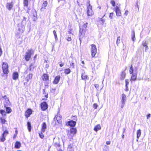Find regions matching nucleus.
<instances>
[{
  "label": "nucleus",
  "mask_w": 151,
  "mask_h": 151,
  "mask_svg": "<svg viewBox=\"0 0 151 151\" xmlns=\"http://www.w3.org/2000/svg\"><path fill=\"white\" fill-rule=\"evenodd\" d=\"M4 106L6 108V111L7 113H9L12 111V110L11 108L9 107H7V106H9V104H4Z\"/></svg>",
  "instance_id": "dca6fc26"
},
{
  "label": "nucleus",
  "mask_w": 151,
  "mask_h": 151,
  "mask_svg": "<svg viewBox=\"0 0 151 151\" xmlns=\"http://www.w3.org/2000/svg\"><path fill=\"white\" fill-rule=\"evenodd\" d=\"M70 66H72L73 68L75 67L74 63H70Z\"/></svg>",
  "instance_id": "3c124183"
},
{
  "label": "nucleus",
  "mask_w": 151,
  "mask_h": 151,
  "mask_svg": "<svg viewBox=\"0 0 151 151\" xmlns=\"http://www.w3.org/2000/svg\"><path fill=\"white\" fill-rule=\"evenodd\" d=\"M40 108L42 111H45L48 108V105L46 102L43 101L40 104Z\"/></svg>",
  "instance_id": "1a4fd4ad"
},
{
  "label": "nucleus",
  "mask_w": 151,
  "mask_h": 151,
  "mask_svg": "<svg viewBox=\"0 0 151 151\" xmlns=\"http://www.w3.org/2000/svg\"><path fill=\"white\" fill-rule=\"evenodd\" d=\"M58 151H63V150L61 149H59V150H58Z\"/></svg>",
  "instance_id": "774afa93"
},
{
  "label": "nucleus",
  "mask_w": 151,
  "mask_h": 151,
  "mask_svg": "<svg viewBox=\"0 0 151 151\" xmlns=\"http://www.w3.org/2000/svg\"><path fill=\"white\" fill-rule=\"evenodd\" d=\"M128 11L127 10H126L125 11V13H124V14H125L126 15H127V14H128Z\"/></svg>",
  "instance_id": "13d9d810"
},
{
  "label": "nucleus",
  "mask_w": 151,
  "mask_h": 151,
  "mask_svg": "<svg viewBox=\"0 0 151 151\" xmlns=\"http://www.w3.org/2000/svg\"><path fill=\"white\" fill-rule=\"evenodd\" d=\"M125 87L128 86V85L129 84V80L127 79L125 80Z\"/></svg>",
  "instance_id": "c03bdc74"
},
{
  "label": "nucleus",
  "mask_w": 151,
  "mask_h": 151,
  "mask_svg": "<svg viewBox=\"0 0 151 151\" xmlns=\"http://www.w3.org/2000/svg\"><path fill=\"white\" fill-rule=\"evenodd\" d=\"M55 147H60V145L59 144H56L55 145Z\"/></svg>",
  "instance_id": "e2e57ef3"
},
{
  "label": "nucleus",
  "mask_w": 151,
  "mask_h": 151,
  "mask_svg": "<svg viewBox=\"0 0 151 151\" xmlns=\"http://www.w3.org/2000/svg\"><path fill=\"white\" fill-rule=\"evenodd\" d=\"M23 3L24 6L28 7V0H23Z\"/></svg>",
  "instance_id": "f704fd0d"
},
{
  "label": "nucleus",
  "mask_w": 151,
  "mask_h": 151,
  "mask_svg": "<svg viewBox=\"0 0 151 151\" xmlns=\"http://www.w3.org/2000/svg\"><path fill=\"white\" fill-rule=\"evenodd\" d=\"M27 128L29 132H30L31 131V125L30 123L28 122H27Z\"/></svg>",
  "instance_id": "ea45409f"
},
{
  "label": "nucleus",
  "mask_w": 151,
  "mask_h": 151,
  "mask_svg": "<svg viewBox=\"0 0 151 151\" xmlns=\"http://www.w3.org/2000/svg\"><path fill=\"white\" fill-rule=\"evenodd\" d=\"M126 76V73L124 71H123L121 73L120 79L121 80H123L125 78Z\"/></svg>",
  "instance_id": "412c9836"
},
{
  "label": "nucleus",
  "mask_w": 151,
  "mask_h": 151,
  "mask_svg": "<svg viewBox=\"0 0 151 151\" xmlns=\"http://www.w3.org/2000/svg\"><path fill=\"white\" fill-rule=\"evenodd\" d=\"M53 33L55 37V39L57 38V34L56 33V32L55 30H54L53 31Z\"/></svg>",
  "instance_id": "de8ad7c7"
},
{
  "label": "nucleus",
  "mask_w": 151,
  "mask_h": 151,
  "mask_svg": "<svg viewBox=\"0 0 151 151\" xmlns=\"http://www.w3.org/2000/svg\"><path fill=\"white\" fill-rule=\"evenodd\" d=\"M32 74L31 73H29L28 75L25 78V81H26L24 83V85H26L27 84V82L30 79H32Z\"/></svg>",
  "instance_id": "f8f14e48"
},
{
  "label": "nucleus",
  "mask_w": 151,
  "mask_h": 151,
  "mask_svg": "<svg viewBox=\"0 0 151 151\" xmlns=\"http://www.w3.org/2000/svg\"><path fill=\"white\" fill-rule=\"evenodd\" d=\"M2 98L4 99L5 101L6 102L5 104H10L9 98L6 95H4L3 96Z\"/></svg>",
  "instance_id": "c85d7f7f"
},
{
  "label": "nucleus",
  "mask_w": 151,
  "mask_h": 151,
  "mask_svg": "<svg viewBox=\"0 0 151 151\" xmlns=\"http://www.w3.org/2000/svg\"><path fill=\"white\" fill-rule=\"evenodd\" d=\"M34 53V51L32 49L28 50L27 52H26L24 55L25 60L27 61H29L31 58V55Z\"/></svg>",
  "instance_id": "f03ea898"
},
{
  "label": "nucleus",
  "mask_w": 151,
  "mask_h": 151,
  "mask_svg": "<svg viewBox=\"0 0 151 151\" xmlns=\"http://www.w3.org/2000/svg\"><path fill=\"white\" fill-rule=\"evenodd\" d=\"M114 13L113 12L110 13L109 15V17L111 19H112L113 18Z\"/></svg>",
  "instance_id": "a18cd8bd"
},
{
  "label": "nucleus",
  "mask_w": 151,
  "mask_h": 151,
  "mask_svg": "<svg viewBox=\"0 0 151 151\" xmlns=\"http://www.w3.org/2000/svg\"><path fill=\"white\" fill-rule=\"evenodd\" d=\"M98 107V105L96 103H94L93 104V107L95 109H96Z\"/></svg>",
  "instance_id": "8fccbe9b"
},
{
  "label": "nucleus",
  "mask_w": 151,
  "mask_h": 151,
  "mask_svg": "<svg viewBox=\"0 0 151 151\" xmlns=\"http://www.w3.org/2000/svg\"><path fill=\"white\" fill-rule=\"evenodd\" d=\"M132 39L133 41H135L136 40L135 35V32L134 30H133L132 32Z\"/></svg>",
  "instance_id": "473e14b6"
},
{
  "label": "nucleus",
  "mask_w": 151,
  "mask_h": 151,
  "mask_svg": "<svg viewBox=\"0 0 151 151\" xmlns=\"http://www.w3.org/2000/svg\"><path fill=\"white\" fill-rule=\"evenodd\" d=\"M132 76H131L130 80L131 81H135L137 78V73H134L132 74Z\"/></svg>",
  "instance_id": "5701e85b"
},
{
  "label": "nucleus",
  "mask_w": 151,
  "mask_h": 151,
  "mask_svg": "<svg viewBox=\"0 0 151 151\" xmlns=\"http://www.w3.org/2000/svg\"><path fill=\"white\" fill-rule=\"evenodd\" d=\"M24 28L23 27H22L21 28H19L18 29V30L19 31V32L17 33V35H19V34H22L24 31Z\"/></svg>",
  "instance_id": "c756f323"
},
{
  "label": "nucleus",
  "mask_w": 151,
  "mask_h": 151,
  "mask_svg": "<svg viewBox=\"0 0 151 151\" xmlns=\"http://www.w3.org/2000/svg\"><path fill=\"white\" fill-rule=\"evenodd\" d=\"M0 122L2 124H6L7 121L6 120V117L4 116L0 117Z\"/></svg>",
  "instance_id": "a211bd4d"
},
{
  "label": "nucleus",
  "mask_w": 151,
  "mask_h": 151,
  "mask_svg": "<svg viewBox=\"0 0 151 151\" xmlns=\"http://www.w3.org/2000/svg\"><path fill=\"white\" fill-rule=\"evenodd\" d=\"M48 4L47 2L46 1H44L40 9L41 11L43 9H45L46 7L47 6Z\"/></svg>",
  "instance_id": "aec40b11"
},
{
  "label": "nucleus",
  "mask_w": 151,
  "mask_h": 151,
  "mask_svg": "<svg viewBox=\"0 0 151 151\" xmlns=\"http://www.w3.org/2000/svg\"><path fill=\"white\" fill-rule=\"evenodd\" d=\"M142 45L144 47H145V51H146L148 49L147 43L146 41H143L142 42Z\"/></svg>",
  "instance_id": "393cba45"
},
{
  "label": "nucleus",
  "mask_w": 151,
  "mask_h": 151,
  "mask_svg": "<svg viewBox=\"0 0 151 151\" xmlns=\"http://www.w3.org/2000/svg\"><path fill=\"white\" fill-rule=\"evenodd\" d=\"M120 42V36L118 37L116 41V44H117V46L118 45V44Z\"/></svg>",
  "instance_id": "79ce46f5"
},
{
  "label": "nucleus",
  "mask_w": 151,
  "mask_h": 151,
  "mask_svg": "<svg viewBox=\"0 0 151 151\" xmlns=\"http://www.w3.org/2000/svg\"><path fill=\"white\" fill-rule=\"evenodd\" d=\"M82 79L83 80H86V79L88 78V77L87 75H86L85 73H83L81 76Z\"/></svg>",
  "instance_id": "bb28decb"
},
{
  "label": "nucleus",
  "mask_w": 151,
  "mask_h": 151,
  "mask_svg": "<svg viewBox=\"0 0 151 151\" xmlns=\"http://www.w3.org/2000/svg\"><path fill=\"white\" fill-rule=\"evenodd\" d=\"M101 129L100 124H98L95 126L93 129L95 132H97L98 131L100 130Z\"/></svg>",
  "instance_id": "a878e982"
},
{
  "label": "nucleus",
  "mask_w": 151,
  "mask_h": 151,
  "mask_svg": "<svg viewBox=\"0 0 151 151\" xmlns=\"http://www.w3.org/2000/svg\"><path fill=\"white\" fill-rule=\"evenodd\" d=\"M105 14L103 15L101 18H98V19L97 20V22H100L101 24H103L104 23L105 20V19H103V18Z\"/></svg>",
  "instance_id": "b1692460"
},
{
  "label": "nucleus",
  "mask_w": 151,
  "mask_h": 151,
  "mask_svg": "<svg viewBox=\"0 0 151 151\" xmlns=\"http://www.w3.org/2000/svg\"><path fill=\"white\" fill-rule=\"evenodd\" d=\"M64 65V63H63L62 62H60L59 66L60 67H63Z\"/></svg>",
  "instance_id": "864d4df0"
},
{
  "label": "nucleus",
  "mask_w": 151,
  "mask_h": 151,
  "mask_svg": "<svg viewBox=\"0 0 151 151\" xmlns=\"http://www.w3.org/2000/svg\"><path fill=\"white\" fill-rule=\"evenodd\" d=\"M33 111L30 108H28L26 109L24 113V115L26 118L29 117L32 114Z\"/></svg>",
  "instance_id": "6e6552de"
},
{
  "label": "nucleus",
  "mask_w": 151,
  "mask_h": 151,
  "mask_svg": "<svg viewBox=\"0 0 151 151\" xmlns=\"http://www.w3.org/2000/svg\"><path fill=\"white\" fill-rule=\"evenodd\" d=\"M141 130L140 129L138 130L137 131V137L138 139L139 137H140L141 135Z\"/></svg>",
  "instance_id": "7c9ffc66"
},
{
  "label": "nucleus",
  "mask_w": 151,
  "mask_h": 151,
  "mask_svg": "<svg viewBox=\"0 0 151 151\" xmlns=\"http://www.w3.org/2000/svg\"><path fill=\"white\" fill-rule=\"evenodd\" d=\"M43 132L41 131L40 133H39V135L41 139H43L44 137V135L43 134Z\"/></svg>",
  "instance_id": "e433bc0d"
},
{
  "label": "nucleus",
  "mask_w": 151,
  "mask_h": 151,
  "mask_svg": "<svg viewBox=\"0 0 151 151\" xmlns=\"http://www.w3.org/2000/svg\"><path fill=\"white\" fill-rule=\"evenodd\" d=\"M133 71V67L132 64L130 66L129 69V73L130 74H132Z\"/></svg>",
  "instance_id": "4c0bfd02"
},
{
  "label": "nucleus",
  "mask_w": 151,
  "mask_h": 151,
  "mask_svg": "<svg viewBox=\"0 0 151 151\" xmlns=\"http://www.w3.org/2000/svg\"><path fill=\"white\" fill-rule=\"evenodd\" d=\"M91 51L92 58H96V55L97 52L96 46L94 44H92L91 45Z\"/></svg>",
  "instance_id": "7ed1b4c3"
},
{
  "label": "nucleus",
  "mask_w": 151,
  "mask_h": 151,
  "mask_svg": "<svg viewBox=\"0 0 151 151\" xmlns=\"http://www.w3.org/2000/svg\"><path fill=\"white\" fill-rule=\"evenodd\" d=\"M115 10L116 15L117 16H120L121 15L122 13L121 12L120 9L119 8V7L118 6H116L115 8Z\"/></svg>",
  "instance_id": "4468645a"
},
{
  "label": "nucleus",
  "mask_w": 151,
  "mask_h": 151,
  "mask_svg": "<svg viewBox=\"0 0 151 151\" xmlns=\"http://www.w3.org/2000/svg\"><path fill=\"white\" fill-rule=\"evenodd\" d=\"M77 129L74 127L71 128L67 132V136L68 138L70 140L72 139L73 137L77 132Z\"/></svg>",
  "instance_id": "f257e3e1"
},
{
  "label": "nucleus",
  "mask_w": 151,
  "mask_h": 151,
  "mask_svg": "<svg viewBox=\"0 0 151 151\" xmlns=\"http://www.w3.org/2000/svg\"><path fill=\"white\" fill-rule=\"evenodd\" d=\"M60 75L56 76L53 81L52 82L53 84H58L60 80Z\"/></svg>",
  "instance_id": "ddd939ff"
},
{
  "label": "nucleus",
  "mask_w": 151,
  "mask_h": 151,
  "mask_svg": "<svg viewBox=\"0 0 151 151\" xmlns=\"http://www.w3.org/2000/svg\"><path fill=\"white\" fill-rule=\"evenodd\" d=\"M5 136L2 134L1 137L0 138V141L1 142H4L5 140Z\"/></svg>",
  "instance_id": "58836bf2"
},
{
  "label": "nucleus",
  "mask_w": 151,
  "mask_h": 151,
  "mask_svg": "<svg viewBox=\"0 0 151 151\" xmlns=\"http://www.w3.org/2000/svg\"><path fill=\"white\" fill-rule=\"evenodd\" d=\"M21 147V144L20 142L18 141L15 142L14 147L16 149H19Z\"/></svg>",
  "instance_id": "cd10ccee"
},
{
  "label": "nucleus",
  "mask_w": 151,
  "mask_h": 151,
  "mask_svg": "<svg viewBox=\"0 0 151 151\" xmlns=\"http://www.w3.org/2000/svg\"><path fill=\"white\" fill-rule=\"evenodd\" d=\"M66 40L68 41H70L72 39L71 37H68L67 38Z\"/></svg>",
  "instance_id": "5fc2aeb1"
},
{
  "label": "nucleus",
  "mask_w": 151,
  "mask_h": 151,
  "mask_svg": "<svg viewBox=\"0 0 151 151\" xmlns=\"http://www.w3.org/2000/svg\"><path fill=\"white\" fill-rule=\"evenodd\" d=\"M60 113V111H58V112L57 115L55 116L54 118V120L55 122L56 121L59 124H61L62 122V116L61 115H58Z\"/></svg>",
  "instance_id": "0eeeda50"
},
{
  "label": "nucleus",
  "mask_w": 151,
  "mask_h": 151,
  "mask_svg": "<svg viewBox=\"0 0 151 151\" xmlns=\"http://www.w3.org/2000/svg\"><path fill=\"white\" fill-rule=\"evenodd\" d=\"M42 79L43 81H47L49 80V76L48 74L43 73L42 76Z\"/></svg>",
  "instance_id": "f3484780"
},
{
  "label": "nucleus",
  "mask_w": 151,
  "mask_h": 151,
  "mask_svg": "<svg viewBox=\"0 0 151 151\" xmlns=\"http://www.w3.org/2000/svg\"><path fill=\"white\" fill-rule=\"evenodd\" d=\"M73 32V29H69L68 31V33L69 34H72Z\"/></svg>",
  "instance_id": "603ef678"
},
{
  "label": "nucleus",
  "mask_w": 151,
  "mask_h": 151,
  "mask_svg": "<svg viewBox=\"0 0 151 151\" xmlns=\"http://www.w3.org/2000/svg\"><path fill=\"white\" fill-rule=\"evenodd\" d=\"M13 7L12 1L10 2H7L6 5V8L9 10H11Z\"/></svg>",
  "instance_id": "2eb2a0df"
},
{
  "label": "nucleus",
  "mask_w": 151,
  "mask_h": 151,
  "mask_svg": "<svg viewBox=\"0 0 151 151\" xmlns=\"http://www.w3.org/2000/svg\"><path fill=\"white\" fill-rule=\"evenodd\" d=\"M151 114H148L147 115V119H149V118H150L151 117Z\"/></svg>",
  "instance_id": "6e6d98bb"
},
{
  "label": "nucleus",
  "mask_w": 151,
  "mask_h": 151,
  "mask_svg": "<svg viewBox=\"0 0 151 151\" xmlns=\"http://www.w3.org/2000/svg\"><path fill=\"white\" fill-rule=\"evenodd\" d=\"M126 88L125 89V91H128V86L125 87Z\"/></svg>",
  "instance_id": "680f3d73"
},
{
  "label": "nucleus",
  "mask_w": 151,
  "mask_h": 151,
  "mask_svg": "<svg viewBox=\"0 0 151 151\" xmlns=\"http://www.w3.org/2000/svg\"><path fill=\"white\" fill-rule=\"evenodd\" d=\"M43 93H45V89H43Z\"/></svg>",
  "instance_id": "338daca9"
},
{
  "label": "nucleus",
  "mask_w": 151,
  "mask_h": 151,
  "mask_svg": "<svg viewBox=\"0 0 151 151\" xmlns=\"http://www.w3.org/2000/svg\"><path fill=\"white\" fill-rule=\"evenodd\" d=\"M68 151H73V145H69L67 148Z\"/></svg>",
  "instance_id": "72a5a7b5"
},
{
  "label": "nucleus",
  "mask_w": 151,
  "mask_h": 151,
  "mask_svg": "<svg viewBox=\"0 0 151 151\" xmlns=\"http://www.w3.org/2000/svg\"><path fill=\"white\" fill-rule=\"evenodd\" d=\"M19 77V74L17 72H14L12 74V78L15 80H17Z\"/></svg>",
  "instance_id": "6ab92c4d"
},
{
  "label": "nucleus",
  "mask_w": 151,
  "mask_h": 151,
  "mask_svg": "<svg viewBox=\"0 0 151 151\" xmlns=\"http://www.w3.org/2000/svg\"><path fill=\"white\" fill-rule=\"evenodd\" d=\"M72 117L75 118L73 119L75 120V121L71 120L66 122V124L67 126H69L72 127H74L75 126L76 124V121L77 120L76 116H72Z\"/></svg>",
  "instance_id": "20e7f679"
},
{
  "label": "nucleus",
  "mask_w": 151,
  "mask_h": 151,
  "mask_svg": "<svg viewBox=\"0 0 151 151\" xmlns=\"http://www.w3.org/2000/svg\"><path fill=\"white\" fill-rule=\"evenodd\" d=\"M47 128V125L45 122H43L42 125L41 129V130L43 132H44L45 130V129Z\"/></svg>",
  "instance_id": "4be33fe9"
},
{
  "label": "nucleus",
  "mask_w": 151,
  "mask_h": 151,
  "mask_svg": "<svg viewBox=\"0 0 151 151\" xmlns=\"http://www.w3.org/2000/svg\"><path fill=\"white\" fill-rule=\"evenodd\" d=\"M92 6L90 4V1H88L87 3V12L88 16H91L94 14L92 10Z\"/></svg>",
  "instance_id": "39448f33"
},
{
  "label": "nucleus",
  "mask_w": 151,
  "mask_h": 151,
  "mask_svg": "<svg viewBox=\"0 0 151 151\" xmlns=\"http://www.w3.org/2000/svg\"><path fill=\"white\" fill-rule=\"evenodd\" d=\"M110 143L111 142L110 141H108L106 142V144L107 145H110Z\"/></svg>",
  "instance_id": "052dcab7"
},
{
  "label": "nucleus",
  "mask_w": 151,
  "mask_h": 151,
  "mask_svg": "<svg viewBox=\"0 0 151 151\" xmlns=\"http://www.w3.org/2000/svg\"><path fill=\"white\" fill-rule=\"evenodd\" d=\"M17 134H14L13 136V138L14 139H15L17 137Z\"/></svg>",
  "instance_id": "bf43d9fd"
},
{
  "label": "nucleus",
  "mask_w": 151,
  "mask_h": 151,
  "mask_svg": "<svg viewBox=\"0 0 151 151\" xmlns=\"http://www.w3.org/2000/svg\"><path fill=\"white\" fill-rule=\"evenodd\" d=\"M2 52L3 51L1 48V46L0 44V56L2 55Z\"/></svg>",
  "instance_id": "09e8293b"
},
{
  "label": "nucleus",
  "mask_w": 151,
  "mask_h": 151,
  "mask_svg": "<svg viewBox=\"0 0 151 151\" xmlns=\"http://www.w3.org/2000/svg\"><path fill=\"white\" fill-rule=\"evenodd\" d=\"M3 73L7 75L9 73V66L7 63L3 62L2 67Z\"/></svg>",
  "instance_id": "423d86ee"
},
{
  "label": "nucleus",
  "mask_w": 151,
  "mask_h": 151,
  "mask_svg": "<svg viewBox=\"0 0 151 151\" xmlns=\"http://www.w3.org/2000/svg\"><path fill=\"white\" fill-rule=\"evenodd\" d=\"M64 73L65 74H69L71 72V70L69 68H67L65 69L64 70Z\"/></svg>",
  "instance_id": "2f4dec72"
},
{
  "label": "nucleus",
  "mask_w": 151,
  "mask_h": 151,
  "mask_svg": "<svg viewBox=\"0 0 151 151\" xmlns=\"http://www.w3.org/2000/svg\"><path fill=\"white\" fill-rule=\"evenodd\" d=\"M126 100L127 97L126 95L124 93L122 94L121 99V102L122 104V105L121 106V108H123L124 107L125 104V102Z\"/></svg>",
  "instance_id": "9d476101"
},
{
  "label": "nucleus",
  "mask_w": 151,
  "mask_h": 151,
  "mask_svg": "<svg viewBox=\"0 0 151 151\" xmlns=\"http://www.w3.org/2000/svg\"><path fill=\"white\" fill-rule=\"evenodd\" d=\"M45 97L46 98V99H47V98H48V94L47 93H46L45 95ZM44 99H42V100H44Z\"/></svg>",
  "instance_id": "4d7b16f0"
},
{
  "label": "nucleus",
  "mask_w": 151,
  "mask_h": 151,
  "mask_svg": "<svg viewBox=\"0 0 151 151\" xmlns=\"http://www.w3.org/2000/svg\"><path fill=\"white\" fill-rule=\"evenodd\" d=\"M88 23L87 22H86L84 24L82 27V28L81 29L85 30H87L86 28L87 27Z\"/></svg>",
  "instance_id": "c9c22d12"
},
{
  "label": "nucleus",
  "mask_w": 151,
  "mask_h": 151,
  "mask_svg": "<svg viewBox=\"0 0 151 151\" xmlns=\"http://www.w3.org/2000/svg\"><path fill=\"white\" fill-rule=\"evenodd\" d=\"M95 87L96 88L97 86H99V85L98 84H96L95 85Z\"/></svg>",
  "instance_id": "0e129e2a"
},
{
  "label": "nucleus",
  "mask_w": 151,
  "mask_h": 151,
  "mask_svg": "<svg viewBox=\"0 0 151 151\" xmlns=\"http://www.w3.org/2000/svg\"><path fill=\"white\" fill-rule=\"evenodd\" d=\"M0 113L2 115L6 116L5 111L3 109H1L0 110Z\"/></svg>",
  "instance_id": "a19ab883"
},
{
  "label": "nucleus",
  "mask_w": 151,
  "mask_h": 151,
  "mask_svg": "<svg viewBox=\"0 0 151 151\" xmlns=\"http://www.w3.org/2000/svg\"><path fill=\"white\" fill-rule=\"evenodd\" d=\"M110 3L114 7L116 6L115 1L114 0H111L110 1Z\"/></svg>",
  "instance_id": "37998d69"
},
{
  "label": "nucleus",
  "mask_w": 151,
  "mask_h": 151,
  "mask_svg": "<svg viewBox=\"0 0 151 151\" xmlns=\"http://www.w3.org/2000/svg\"><path fill=\"white\" fill-rule=\"evenodd\" d=\"M86 31L85 30H84V29L80 28L79 33L80 39V38H82L84 37Z\"/></svg>",
  "instance_id": "9b49d317"
},
{
  "label": "nucleus",
  "mask_w": 151,
  "mask_h": 151,
  "mask_svg": "<svg viewBox=\"0 0 151 151\" xmlns=\"http://www.w3.org/2000/svg\"><path fill=\"white\" fill-rule=\"evenodd\" d=\"M15 134H18V131L17 130V129H16L15 130Z\"/></svg>",
  "instance_id": "69168bd1"
},
{
  "label": "nucleus",
  "mask_w": 151,
  "mask_h": 151,
  "mask_svg": "<svg viewBox=\"0 0 151 151\" xmlns=\"http://www.w3.org/2000/svg\"><path fill=\"white\" fill-rule=\"evenodd\" d=\"M9 134L8 131L7 130H5V131L2 134L3 135H4L5 136V135H6V134Z\"/></svg>",
  "instance_id": "49530a36"
}]
</instances>
